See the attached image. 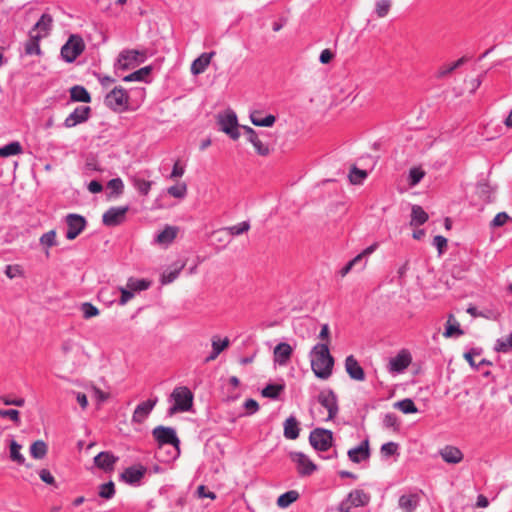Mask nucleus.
<instances>
[{"label": "nucleus", "instance_id": "obj_40", "mask_svg": "<svg viewBox=\"0 0 512 512\" xmlns=\"http://www.w3.org/2000/svg\"><path fill=\"white\" fill-rule=\"evenodd\" d=\"M367 178V172L365 170L358 169L353 166L349 173V181L353 185H360Z\"/></svg>", "mask_w": 512, "mask_h": 512}, {"label": "nucleus", "instance_id": "obj_4", "mask_svg": "<svg viewBox=\"0 0 512 512\" xmlns=\"http://www.w3.org/2000/svg\"><path fill=\"white\" fill-rule=\"evenodd\" d=\"M217 124L219 125L220 131L230 136L233 140L239 139L238 119L234 111L227 110L224 113L218 114Z\"/></svg>", "mask_w": 512, "mask_h": 512}, {"label": "nucleus", "instance_id": "obj_1", "mask_svg": "<svg viewBox=\"0 0 512 512\" xmlns=\"http://www.w3.org/2000/svg\"><path fill=\"white\" fill-rule=\"evenodd\" d=\"M334 358L327 343L316 344L311 351V368L317 378L326 380L332 375Z\"/></svg>", "mask_w": 512, "mask_h": 512}, {"label": "nucleus", "instance_id": "obj_46", "mask_svg": "<svg viewBox=\"0 0 512 512\" xmlns=\"http://www.w3.org/2000/svg\"><path fill=\"white\" fill-rule=\"evenodd\" d=\"M22 446L18 444L16 441L12 440L10 443V458L12 461L17 462L19 464L24 463V456L20 453Z\"/></svg>", "mask_w": 512, "mask_h": 512}, {"label": "nucleus", "instance_id": "obj_44", "mask_svg": "<svg viewBox=\"0 0 512 512\" xmlns=\"http://www.w3.org/2000/svg\"><path fill=\"white\" fill-rule=\"evenodd\" d=\"M495 351L507 353L512 350V333L506 338L498 339L495 343Z\"/></svg>", "mask_w": 512, "mask_h": 512}, {"label": "nucleus", "instance_id": "obj_13", "mask_svg": "<svg viewBox=\"0 0 512 512\" xmlns=\"http://www.w3.org/2000/svg\"><path fill=\"white\" fill-rule=\"evenodd\" d=\"M154 438L160 445L171 444L178 447L180 441L176 436L175 430L170 427L157 426L152 432Z\"/></svg>", "mask_w": 512, "mask_h": 512}, {"label": "nucleus", "instance_id": "obj_48", "mask_svg": "<svg viewBox=\"0 0 512 512\" xmlns=\"http://www.w3.org/2000/svg\"><path fill=\"white\" fill-rule=\"evenodd\" d=\"M134 187L142 195H147L151 189L152 182L140 178H133L132 180Z\"/></svg>", "mask_w": 512, "mask_h": 512}, {"label": "nucleus", "instance_id": "obj_2", "mask_svg": "<svg viewBox=\"0 0 512 512\" xmlns=\"http://www.w3.org/2000/svg\"><path fill=\"white\" fill-rule=\"evenodd\" d=\"M171 398L174 400V405L169 410L171 415L179 411H189L192 407L193 394L187 387L181 386L175 388L171 394Z\"/></svg>", "mask_w": 512, "mask_h": 512}, {"label": "nucleus", "instance_id": "obj_32", "mask_svg": "<svg viewBox=\"0 0 512 512\" xmlns=\"http://www.w3.org/2000/svg\"><path fill=\"white\" fill-rule=\"evenodd\" d=\"M463 334H464V332L460 328L459 323L457 322L455 317L452 314H450L448 316V320L446 322V328H445V332L443 333V336L445 338H451V337H453L455 335L456 336H461Z\"/></svg>", "mask_w": 512, "mask_h": 512}, {"label": "nucleus", "instance_id": "obj_50", "mask_svg": "<svg viewBox=\"0 0 512 512\" xmlns=\"http://www.w3.org/2000/svg\"><path fill=\"white\" fill-rule=\"evenodd\" d=\"M230 344V340L225 337L224 339H220L218 336H214L212 338V349L216 352V353H221L223 352L225 349L228 348Z\"/></svg>", "mask_w": 512, "mask_h": 512}, {"label": "nucleus", "instance_id": "obj_21", "mask_svg": "<svg viewBox=\"0 0 512 512\" xmlns=\"http://www.w3.org/2000/svg\"><path fill=\"white\" fill-rule=\"evenodd\" d=\"M345 369L352 379L357 381H363L365 379L364 370L353 355H350L346 358Z\"/></svg>", "mask_w": 512, "mask_h": 512}, {"label": "nucleus", "instance_id": "obj_60", "mask_svg": "<svg viewBox=\"0 0 512 512\" xmlns=\"http://www.w3.org/2000/svg\"><path fill=\"white\" fill-rule=\"evenodd\" d=\"M0 401L4 405H14V406H19V407H22L25 404L24 398H10L8 396H0Z\"/></svg>", "mask_w": 512, "mask_h": 512}, {"label": "nucleus", "instance_id": "obj_3", "mask_svg": "<svg viewBox=\"0 0 512 512\" xmlns=\"http://www.w3.org/2000/svg\"><path fill=\"white\" fill-rule=\"evenodd\" d=\"M150 281L145 279L129 278L125 286H120L119 291L121 297L119 299L120 305H126L131 299L134 298L137 292L144 291L150 287Z\"/></svg>", "mask_w": 512, "mask_h": 512}, {"label": "nucleus", "instance_id": "obj_9", "mask_svg": "<svg viewBox=\"0 0 512 512\" xmlns=\"http://www.w3.org/2000/svg\"><path fill=\"white\" fill-rule=\"evenodd\" d=\"M332 440V432L322 428L314 429L309 436L310 444L319 451H327L332 446Z\"/></svg>", "mask_w": 512, "mask_h": 512}, {"label": "nucleus", "instance_id": "obj_63", "mask_svg": "<svg viewBox=\"0 0 512 512\" xmlns=\"http://www.w3.org/2000/svg\"><path fill=\"white\" fill-rule=\"evenodd\" d=\"M455 70V67L453 66V64H449V65H444V66H441L438 70H437V73H436V77L437 78H445L446 76H448L450 73H452L453 71Z\"/></svg>", "mask_w": 512, "mask_h": 512}, {"label": "nucleus", "instance_id": "obj_49", "mask_svg": "<svg viewBox=\"0 0 512 512\" xmlns=\"http://www.w3.org/2000/svg\"><path fill=\"white\" fill-rule=\"evenodd\" d=\"M250 229V224L246 221L241 222L237 225H233L224 229L229 235L237 236L247 232Z\"/></svg>", "mask_w": 512, "mask_h": 512}, {"label": "nucleus", "instance_id": "obj_14", "mask_svg": "<svg viewBox=\"0 0 512 512\" xmlns=\"http://www.w3.org/2000/svg\"><path fill=\"white\" fill-rule=\"evenodd\" d=\"M412 361L411 354L407 350H401L395 357L389 361V371L391 373L403 372Z\"/></svg>", "mask_w": 512, "mask_h": 512}, {"label": "nucleus", "instance_id": "obj_11", "mask_svg": "<svg viewBox=\"0 0 512 512\" xmlns=\"http://www.w3.org/2000/svg\"><path fill=\"white\" fill-rule=\"evenodd\" d=\"M66 223L68 226L66 238L68 240H74L86 227L85 218L78 214H68Z\"/></svg>", "mask_w": 512, "mask_h": 512}, {"label": "nucleus", "instance_id": "obj_42", "mask_svg": "<svg viewBox=\"0 0 512 512\" xmlns=\"http://www.w3.org/2000/svg\"><path fill=\"white\" fill-rule=\"evenodd\" d=\"M115 492H116V490H115L114 482H104L103 484H101L99 486L98 495L101 498L108 500V499H111L114 497Z\"/></svg>", "mask_w": 512, "mask_h": 512}, {"label": "nucleus", "instance_id": "obj_28", "mask_svg": "<svg viewBox=\"0 0 512 512\" xmlns=\"http://www.w3.org/2000/svg\"><path fill=\"white\" fill-rule=\"evenodd\" d=\"M440 455L447 463H459L462 458V452L454 446H446L440 451Z\"/></svg>", "mask_w": 512, "mask_h": 512}, {"label": "nucleus", "instance_id": "obj_54", "mask_svg": "<svg viewBox=\"0 0 512 512\" xmlns=\"http://www.w3.org/2000/svg\"><path fill=\"white\" fill-rule=\"evenodd\" d=\"M195 494L200 499L210 498L211 500H214L216 498V494L203 484L197 487Z\"/></svg>", "mask_w": 512, "mask_h": 512}, {"label": "nucleus", "instance_id": "obj_36", "mask_svg": "<svg viewBox=\"0 0 512 512\" xmlns=\"http://www.w3.org/2000/svg\"><path fill=\"white\" fill-rule=\"evenodd\" d=\"M71 99L74 101L89 103L91 101L90 94L82 86H74L70 90Z\"/></svg>", "mask_w": 512, "mask_h": 512}, {"label": "nucleus", "instance_id": "obj_43", "mask_svg": "<svg viewBox=\"0 0 512 512\" xmlns=\"http://www.w3.org/2000/svg\"><path fill=\"white\" fill-rule=\"evenodd\" d=\"M80 310L84 319H91L93 317H97L100 314L99 309L90 302L82 303Z\"/></svg>", "mask_w": 512, "mask_h": 512}, {"label": "nucleus", "instance_id": "obj_10", "mask_svg": "<svg viewBox=\"0 0 512 512\" xmlns=\"http://www.w3.org/2000/svg\"><path fill=\"white\" fill-rule=\"evenodd\" d=\"M318 402L327 410L325 421H330L335 418L338 413L337 398L333 391L325 390L319 393Z\"/></svg>", "mask_w": 512, "mask_h": 512}, {"label": "nucleus", "instance_id": "obj_23", "mask_svg": "<svg viewBox=\"0 0 512 512\" xmlns=\"http://www.w3.org/2000/svg\"><path fill=\"white\" fill-rule=\"evenodd\" d=\"M215 55V52L203 53L198 58H196L191 64V73L193 75H199L207 69L209 66L212 57Z\"/></svg>", "mask_w": 512, "mask_h": 512}, {"label": "nucleus", "instance_id": "obj_39", "mask_svg": "<svg viewBox=\"0 0 512 512\" xmlns=\"http://www.w3.org/2000/svg\"><path fill=\"white\" fill-rule=\"evenodd\" d=\"M394 407L399 409L404 414H411V413H417L418 409L415 406L414 402L409 399H403L401 401H398L394 403Z\"/></svg>", "mask_w": 512, "mask_h": 512}, {"label": "nucleus", "instance_id": "obj_56", "mask_svg": "<svg viewBox=\"0 0 512 512\" xmlns=\"http://www.w3.org/2000/svg\"><path fill=\"white\" fill-rule=\"evenodd\" d=\"M5 275L9 279L23 276V270L19 265H8L5 269Z\"/></svg>", "mask_w": 512, "mask_h": 512}, {"label": "nucleus", "instance_id": "obj_7", "mask_svg": "<svg viewBox=\"0 0 512 512\" xmlns=\"http://www.w3.org/2000/svg\"><path fill=\"white\" fill-rule=\"evenodd\" d=\"M370 501V495L362 490H354L348 494V496L341 501L338 510L340 512H350L353 507L366 506Z\"/></svg>", "mask_w": 512, "mask_h": 512}, {"label": "nucleus", "instance_id": "obj_15", "mask_svg": "<svg viewBox=\"0 0 512 512\" xmlns=\"http://www.w3.org/2000/svg\"><path fill=\"white\" fill-rule=\"evenodd\" d=\"M290 456L302 476H310L316 469L315 464L305 454L301 452H293Z\"/></svg>", "mask_w": 512, "mask_h": 512}, {"label": "nucleus", "instance_id": "obj_19", "mask_svg": "<svg viewBox=\"0 0 512 512\" xmlns=\"http://www.w3.org/2000/svg\"><path fill=\"white\" fill-rule=\"evenodd\" d=\"M156 403L157 399L147 400L140 403L133 412L132 422L142 424L147 419Z\"/></svg>", "mask_w": 512, "mask_h": 512}, {"label": "nucleus", "instance_id": "obj_5", "mask_svg": "<svg viewBox=\"0 0 512 512\" xmlns=\"http://www.w3.org/2000/svg\"><path fill=\"white\" fill-rule=\"evenodd\" d=\"M85 43L81 36L73 34L71 35L67 42L61 48V56L62 58L68 62L72 63L76 60V58L84 51Z\"/></svg>", "mask_w": 512, "mask_h": 512}, {"label": "nucleus", "instance_id": "obj_25", "mask_svg": "<svg viewBox=\"0 0 512 512\" xmlns=\"http://www.w3.org/2000/svg\"><path fill=\"white\" fill-rule=\"evenodd\" d=\"M262 111L254 110L250 113V120L253 125L258 127H272L276 122V117L272 114H268L262 117Z\"/></svg>", "mask_w": 512, "mask_h": 512}, {"label": "nucleus", "instance_id": "obj_30", "mask_svg": "<svg viewBox=\"0 0 512 512\" xmlns=\"http://www.w3.org/2000/svg\"><path fill=\"white\" fill-rule=\"evenodd\" d=\"M429 219L428 214L419 205H413L411 209V221L410 226L416 227L423 225Z\"/></svg>", "mask_w": 512, "mask_h": 512}, {"label": "nucleus", "instance_id": "obj_22", "mask_svg": "<svg viewBox=\"0 0 512 512\" xmlns=\"http://www.w3.org/2000/svg\"><path fill=\"white\" fill-rule=\"evenodd\" d=\"M420 503L418 493H408L400 496L398 504L404 512H414Z\"/></svg>", "mask_w": 512, "mask_h": 512}, {"label": "nucleus", "instance_id": "obj_6", "mask_svg": "<svg viewBox=\"0 0 512 512\" xmlns=\"http://www.w3.org/2000/svg\"><path fill=\"white\" fill-rule=\"evenodd\" d=\"M128 103V93L122 87H115L105 97L106 106L115 112H121L127 109Z\"/></svg>", "mask_w": 512, "mask_h": 512}, {"label": "nucleus", "instance_id": "obj_62", "mask_svg": "<svg viewBox=\"0 0 512 512\" xmlns=\"http://www.w3.org/2000/svg\"><path fill=\"white\" fill-rule=\"evenodd\" d=\"M253 147L256 150V152L261 156H267L270 153L269 146L263 143L261 140L256 141V143L253 144Z\"/></svg>", "mask_w": 512, "mask_h": 512}, {"label": "nucleus", "instance_id": "obj_37", "mask_svg": "<svg viewBox=\"0 0 512 512\" xmlns=\"http://www.w3.org/2000/svg\"><path fill=\"white\" fill-rule=\"evenodd\" d=\"M30 453L35 459H42L47 454V445L42 440L35 441L30 447Z\"/></svg>", "mask_w": 512, "mask_h": 512}, {"label": "nucleus", "instance_id": "obj_31", "mask_svg": "<svg viewBox=\"0 0 512 512\" xmlns=\"http://www.w3.org/2000/svg\"><path fill=\"white\" fill-rule=\"evenodd\" d=\"M78 342L73 338H66L60 344V353L64 358L73 357L78 350Z\"/></svg>", "mask_w": 512, "mask_h": 512}, {"label": "nucleus", "instance_id": "obj_20", "mask_svg": "<svg viewBox=\"0 0 512 512\" xmlns=\"http://www.w3.org/2000/svg\"><path fill=\"white\" fill-rule=\"evenodd\" d=\"M370 456L369 440H364L358 447L348 451L349 459L354 463L365 461Z\"/></svg>", "mask_w": 512, "mask_h": 512}, {"label": "nucleus", "instance_id": "obj_41", "mask_svg": "<svg viewBox=\"0 0 512 512\" xmlns=\"http://www.w3.org/2000/svg\"><path fill=\"white\" fill-rule=\"evenodd\" d=\"M150 72H151V67L146 66V67H143V68L125 76L123 78V80L126 82L143 81L150 74Z\"/></svg>", "mask_w": 512, "mask_h": 512}, {"label": "nucleus", "instance_id": "obj_35", "mask_svg": "<svg viewBox=\"0 0 512 512\" xmlns=\"http://www.w3.org/2000/svg\"><path fill=\"white\" fill-rule=\"evenodd\" d=\"M23 152L22 145L18 141L11 142L3 147H0V157H9L19 155Z\"/></svg>", "mask_w": 512, "mask_h": 512}, {"label": "nucleus", "instance_id": "obj_57", "mask_svg": "<svg viewBox=\"0 0 512 512\" xmlns=\"http://www.w3.org/2000/svg\"><path fill=\"white\" fill-rule=\"evenodd\" d=\"M0 417L9 418L16 424L20 423V412L16 409L0 410Z\"/></svg>", "mask_w": 512, "mask_h": 512}, {"label": "nucleus", "instance_id": "obj_51", "mask_svg": "<svg viewBox=\"0 0 512 512\" xmlns=\"http://www.w3.org/2000/svg\"><path fill=\"white\" fill-rule=\"evenodd\" d=\"M391 8L390 0H380L375 5L376 14L379 18L387 16Z\"/></svg>", "mask_w": 512, "mask_h": 512}, {"label": "nucleus", "instance_id": "obj_8", "mask_svg": "<svg viewBox=\"0 0 512 512\" xmlns=\"http://www.w3.org/2000/svg\"><path fill=\"white\" fill-rule=\"evenodd\" d=\"M144 59V52L138 50H124L119 54L115 66L121 70H128L144 62Z\"/></svg>", "mask_w": 512, "mask_h": 512}, {"label": "nucleus", "instance_id": "obj_33", "mask_svg": "<svg viewBox=\"0 0 512 512\" xmlns=\"http://www.w3.org/2000/svg\"><path fill=\"white\" fill-rule=\"evenodd\" d=\"M42 39V35L34 34L30 32V38L25 45V52L29 55H40L41 49L39 41Z\"/></svg>", "mask_w": 512, "mask_h": 512}, {"label": "nucleus", "instance_id": "obj_12", "mask_svg": "<svg viewBox=\"0 0 512 512\" xmlns=\"http://www.w3.org/2000/svg\"><path fill=\"white\" fill-rule=\"evenodd\" d=\"M128 207H111L102 216L103 224L109 227L120 225L124 222Z\"/></svg>", "mask_w": 512, "mask_h": 512}, {"label": "nucleus", "instance_id": "obj_34", "mask_svg": "<svg viewBox=\"0 0 512 512\" xmlns=\"http://www.w3.org/2000/svg\"><path fill=\"white\" fill-rule=\"evenodd\" d=\"M299 493L298 491L296 490H289L283 494H281L278 499H277V505L280 507V508H287L289 507L292 503H294L295 501L298 500L299 498Z\"/></svg>", "mask_w": 512, "mask_h": 512}, {"label": "nucleus", "instance_id": "obj_26", "mask_svg": "<svg viewBox=\"0 0 512 512\" xmlns=\"http://www.w3.org/2000/svg\"><path fill=\"white\" fill-rule=\"evenodd\" d=\"M52 22L53 19L51 15L43 14L39 21L34 25L31 32L34 34L42 35V38L46 37L49 34Z\"/></svg>", "mask_w": 512, "mask_h": 512}, {"label": "nucleus", "instance_id": "obj_38", "mask_svg": "<svg viewBox=\"0 0 512 512\" xmlns=\"http://www.w3.org/2000/svg\"><path fill=\"white\" fill-rule=\"evenodd\" d=\"M283 390V384H269L261 391V395L265 398L276 399Z\"/></svg>", "mask_w": 512, "mask_h": 512}, {"label": "nucleus", "instance_id": "obj_53", "mask_svg": "<svg viewBox=\"0 0 512 512\" xmlns=\"http://www.w3.org/2000/svg\"><path fill=\"white\" fill-rule=\"evenodd\" d=\"M425 176V172L420 168H412L409 172V185H417Z\"/></svg>", "mask_w": 512, "mask_h": 512}, {"label": "nucleus", "instance_id": "obj_61", "mask_svg": "<svg viewBox=\"0 0 512 512\" xmlns=\"http://www.w3.org/2000/svg\"><path fill=\"white\" fill-rule=\"evenodd\" d=\"M91 390L94 393L95 398L98 400V402H104L109 399L110 394L107 392L102 391L100 388H98L95 385H91Z\"/></svg>", "mask_w": 512, "mask_h": 512}, {"label": "nucleus", "instance_id": "obj_17", "mask_svg": "<svg viewBox=\"0 0 512 512\" xmlns=\"http://www.w3.org/2000/svg\"><path fill=\"white\" fill-rule=\"evenodd\" d=\"M292 353L293 349L291 345L286 342H281L274 348V362L279 366H286L291 359Z\"/></svg>", "mask_w": 512, "mask_h": 512}, {"label": "nucleus", "instance_id": "obj_29", "mask_svg": "<svg viewBox=\"0 0 512 512\" xmlns=\"http://www.w3.org/2000/svg\"><path fill=\"white\" fill-rule=\"evenodd\" d=\"M300 432L299 423L293 416L287 418L284 422V436L287 439L295 440Z\"/></svg>", "mask_w": 512, "mask_h": 512}, {"label": "nucleus", "instance_id": "obj_64", "mask_svg": "<svg viewBox=\"0 0 512 512\" xmlns=\"http://www.w3.org/2000/svg\"><path fill=\"white\" fill-rule=\"evenodd\" d=\"M335 57V54L330 49H324L320 53L319 61L322 64H328L330 63Z\"/></svg>", "mask_w": 512, "mask_h": 512}, {"label": "nucleus", "instance_id": "obj_24", "mask_svg": "<svg viewBox=\"0 0 512 512\" xmlns=\"http://www.w3.org/2000/svg\"><path fill=\"white\" fill-rule=\"evenodd\" d=\"M147 469L141 464L126 468L120 475L121 480H140L146 475Z\"/></svg>", "mask_w": 512, "mask_h": 512}, {"label": "nucleus", "instance_id": "obj_45", "mask_svg": "<svg viewBox=\"0 0 512 512\" xmlns=\"http://www.w3.org/2000/svg\"><path fill=\"white\" fill-rule=\"evenodd\" d=\"M167 192L174 198L182 199L187 194V185L184 182L178 183L169 187Z\"/></svg>", "mask_w": 512, "mask_h": 512}, {"label": "nucleus", "instance_id": "obj_52", "mask_svg": "<svg viewBox=\"0 0 512 512\" xmlns=\"http://www.w3.org/2000/svg\"><path fill=\"white\" fill-rule=\"evenodd\" d=\"M398 451V444L395 442H388L381 446L380 453L382 457L389 458L395 455Z\"/></svg>", "mask_w": 512, "mask_h": 512}, {"label": "nucleus", "instance_id": "obj_55", "mask_svg": "<svg viewBox=\"0 0 512 512\" xmlns=\"http://www.w3.org/2000/svg\"><path fill=\"white\" fill-rule=\"evenodd\" d=\"M40 242L41 244L47 247H52L56 245V231L50 230L47 233L43 234L40 238Z\"/></svg>", "mask_w": 512, "mask_h": 512}, {"label": "nucleus", "instance_id": "obj_59", "mask_svg": "<svg viewBox=\"0 0 512 512\" xmlns=\"http://www.w3.org/2000/svg\"><path fill=\"white\" fill-rule=\"evenodd\" d=\"M510 219V217L508 216L507 213L505 212H500L498 213L494 219L491 221V224L490 226L495 228V227H501L503 226L508 220Z\"/></svg>", "mask_w": 512, "mask_h": 512}, {"label": "nucleus", "instance_id": "obj_16", "mask_svg": "<svg viewBox=\"0 0 512 512\" xmlns=\"http://www.w3.org/2000/svg\"><path fill=\"white\" fill-rule=\"evenodd\" d=\"M118 457L110 451H103L94 457V465L104 472H111L114 470Z\"/></svg>", "mask_w": 512, "mask_h": 512}, {"label": "nucleus", "instance_id": "obj_47", "mask_svg": "<svg viewBox=\"0 0 512 512\" xmlns=\"http://www.w3.org/2000/svg\"><path fill=\"white\" fill-rule=\"evenodd\" d=\"M184 264L178 265L171 271H165L161 276V283L166 285L172 283L179 275L180 271L183 269Z\"/></svg>", "mask_w": 512, "mask_h": 512}, {"label": "nucleus", "instance_id": "obj_58", "mask_svg": "<svg viewBox=\"0 0 512 512\" xmlns=\"http://www.w3.org/2000/svg\"><path fill=\"white\" fill-rule=\"evenodd\" d=\"M108 188H110L116 195H120L124 190L123 181L120 178L111 179L108 182Z\"/></svg>", "mask_w": 512, "mask_h": 512}, {"label": "nucleus", "instance_id": "obj_27", "mask_svg": "<svg viewBox=\"0 0 512 512\" xmlns=\"http://www.w3.org/2000/svg\"><path fill=\"white\" fill-rule=\"evenodd\" d=\"M179 229L175 226H166L156 237V242L159 245H169L177 237Z\"/></svg>", "mask_w": 512, "mask_h": 512}, {"label": "nucleus", "instance_id": "obj_18", "mask_svg": "<svg viewBox=\"0 0 512 512\" xmlns=\"http://www.w3.org/2000/svg\"><path fill=\"white\" fill-rule=\"evenodd\" d=\"M90 107L88 106H80L77 107L66 119L64 122L65 127L72 128L77 124L85 122L90 114Z\"/></svg>", "mask_w": 512, "mask_h": 512}]
</instances>
